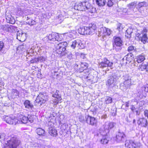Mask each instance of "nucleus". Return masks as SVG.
<instances>
[{"instance_id": "1", "label": "nucleus", "mask_w": 148, "mask_h": 148, "mask_svg": "<svg viewBox=\"0 0 148 148\" xmlns=\"http://www.w3.org/2000/svg\"><path fill=\"white\" fill-rule=\"evenodd\" d=\"M115 124L113 122L110 123H106L100 130V133L102 135V137L100 140V143L103 144H106L108 143V137L107 135L110 130L113 128Z\"/></svg>"}, {"instance_id": "2", "label": "nucleus", "mask_w": 148, "mask_h": 148, "mask_svg": "<svg viewBox=\"0 0 148 148\" xmlns=\"http://www.w3.org/2000/svg\"><path fill=\"white\" fill-rule=\"evenodd\" d=\"M20 143V141L16 136L11 137L4 144V148H17Z\"/></svg>"}, {"instance_id": "3", "label": "nucleus", "mask_w": 148, "mask_h": 148, "mask_svg": "<svg viewBox=\"0 0 148 148\" xmlns=\"http://www.w3.org/2000/svg\"><path fill=\"white\" fill-rule=\"evenodd\" d=\"M68 45L66 42H64L59 43L55 46V50L56 53L59 54H61L63 56L65 52L67 51L66 48Z\"/></svg>"}, {"instance_id": "4", "label": "nucleus", "mask_w": 148, "mask_h": 148, "mask_svg": "<svg viewBox=\"0 0 148 148\" xmlns=\"http://www.w3.org/2000/svg\"><path fill=\"white\" fill-rule=\"evenodd\" d=\"M123 79L124 81L121 83V88L123 90L129 88L131 85V77L129 74H125L123 76Z\"/></svg>"}, {"instance_id": "5", "label": "nucleus", "mask_w": 148, "mask_h": 148, "mask_svg": "<svg viewBox=\"0 0 148 148\" xmlns=\"http://www.w3.org/2000/svg\"><path fill=\"white\" fill-rule=\"evenodd\" d=\"M90 4L88 2H83L77 3L75 5L74 9L79 11L86 10V9L90 8Z\"/></svg>"}, {"instance_id": "6", "label": "nucleus", "mask_w": 148, "mask_h": 148, "mask_svg": "<svg viewBox=\"0 0 148 148\" xmlns=\"http://www.w3.org/2000/svg\"><path fill=\"white\" fill-rule=\"evenodd\" d=\"M114 39L113 48L116 51H119L122 49L121 46L123 45V41L119 37H114Z\"/></svg>"}, {"instance_id": "7", "label": "nucleus", "mask_w": 148, "mask_h": 148, "mask_svg": "<svg viewBox=\"0 0 148 148\" xmlns=\"http://www.w3.org/2000/svg\"><path fill=\"white\" fill-rule=\"evenodd\" d=\"M118 79V77L115 75L111 76L110 79H109L106 82V85L108 86V88H110L113 87L115 86Z\"/></svg>"}, {"instance_id": "8", "label": "nucleus", "mask_w": 148, "mask_h": 148, "mask_svg": "<svg viewBox=\"0 0 148 148\" xmlns=\"http://www.w3.org/2000/svg\"><path fill=\"white\" fill-rule=\"evenodd\" d=\"M47 38L48 40L51 41H55L56 40L58 41H62L63 38L61 35H59L58 34L52 33L47 36Z\"/></svg>"}, {"instance_id": "9", "label": "nucleus", "mask_w": 148, "mask_h": 148, "mask_svg": "<svg viewBox=\"0 0 148 148\" xmlns=\"http://www.w3.org/2000/svg\"><path fill=\"white\" fill-rule=\"evenodd\" d=\"M113 65V63L106 58H103L102 61L99 63V67L101 69H104L107 67H111Z\"/></svg>"}, {"instance_id": "10", "label": "nucleus", "mask_w": 148, "mask_h": 148, "mask_svg": "<svg viewBox=\"0 0 148 148\" xmlns=\"http://www.w3.org/2000/svg\"><path fill=\"white\" fill-rule=\"evenodd\" d=\"M46 100L47 97L45 96L44 94L40 93L37 97L35 100L36 102L35 104L37 106H38V104L41 105L46 102Z\"/></svg>"}, {"instance_id": "11", "label": "nucleus", "mask_w": 148, "mask_h": 148, "mask_svg": "<svg viewBox=\"0 0 148 148\" xmlns=\"http://www.w3.org/2000/svg\"><path fill=\"white\" fill-rule=\"evenodd\" d=\"M147 30L146 28H143V30L141 32V34H140L138 37H140V40L143 43H145L147 41L148 38L147 36Z\"/></svg>"}, {"instance_id": "12", "label": "nucleus", "mask_w": 148, "mask_h": 148, "mask_svg": "<svg viewBox=\"0 0 148 148\" xmlns=\"http://www.w3.org/2000/svg\"><path fill=\"white\" fill-rule=\"evenodd\" d=\"M4 121L9 124L16 125L17 124V118L14 116H6L4 118Z\"/></svg>"}, {"instance_id": "13", "label": "nucleus", "mask_w": 148, "mask_h": 148, "mask_svg": "<svg viewBox=\"0 0 148 148\" xmlns=\"http://www.w3.org/2000/svg\"><path fill=\"white\" fill-rule=\"evenodd\" d=\"M85 119L87 123L89 125H94L96 124L97 120L94 117L86 116H85Z\"/></svg>"}, {"instance_id": "14", "label": "nucleus", "mask_w": 148, "mask_h": 148, "mask_svg": "<svg viewBox=\"0 0 148 148\" xmlns=\"http://www.w3.org/2000/svg\"><path fill=\"white\" fill-rule=\"evenodd\" d=\"M96 29V25L94 24H90L88 27H87V34H94Z\"/></svg>"}, {"instance_id": "15", "label": "nucleus", "mask_w": 148, "mask_h": 148, "mask_svg": "<svg viewBox=\"0 0 148 148\" xmlns=\"http://www.w3.org/2000/svg\"><path fill=\"white\" fill-rule=\"evenodd\" d=\"M28 118L21 114H20L18 116V119H17V124L19 123H27Z\"/></svg>"}, {"instance_id": "16", "label": "nucleus", "mask_w": 148, "mask_h": 148, "mask_svg": "<svg viewBox=\"0 0 148 148\" xmlns=\"http://www.w3.org/2000/svg\"><path fill=\"white\" fill-rule=\"evenodd\" d=\"M125 135L123 132H119L116 135V138L117 142L123 141L125 139Z\"/></svg>"}, {"instance_id": "17", "label": "nucleus", "mask_w": 148, "mask_h": 148, "mask_svg": "<svg viewBox=\"0 0 148 148\" xmlns=\"http://www.w3.org/2000/svg\"><path fill=\"white\" fill-rule=\"evenodd\" d=\"M100 34L102 36H105L106 35L109 36L111 33L112 31L109 29L105 27H102L101 29Z\"/></svg>"}, {"instance_id": "18", "label": "nucleus", "mask_w": 148, "mask_h": 148, "mask_svg": "<svg viewBox=\"0 0 148 148\" xmlns=\"http://www.w3.org/2000/svg\"><path fill=\"white\" fill-rule=\"evenodd\" d=\"M17 38L20 41H24L26 38V34L18 31L17 33Z\"/></svg>"}, {"instance_id": "19", "label": "nucleus", "mask_w": 148, "mask_h": 148, "mask_svg": "<svg viewBox=\"0 0 148 148\" xmlns=\"http://www.w3.org/2000/svg\"><path fill=\"white\" fill-rule=\"evenodd\" d=\"M25 107L27 110L31 111L34 108V106L28 100H25L23 103Z\"/></svg>"}, {"instance_id": "20", "label": "nucleus", "mask_w": 148, "mask_h": 148, "mask_svg": "<svg viewBox=\"0 0 148 148\" xmlns=\"http://www.w3.org/2000/svg\"><path fill=\"white\" fill-rule=\"evenodd\" d=\"M137 123L138 125L144 127H146L148 125L147 119L144 118H139Z\"/></svg>"}, {"instance_id": "21", "label": "nucleus", "mask_w": 148, "mask_h": 148, "mask_svg": "<svg viewBox=\"0 0 148 148\" xmlns=\"http://www.w3.org/2000/svg\"><path fill=\"white\" fill-rule=\"evenodd\" d=\"M125 145L128 148H135L136 147V144L133 141L130 140L126 141Z\"/></svg>"}, {"instance_id": "22", "label": "nucleus", "mask_w": 148, "mask_h": 148, "mask_svg": "<svg viewBox=\"0 0 148 148\" xmlns=\"http://www.w3.org/2000/svg\"><path fill=\"white\" fill-rule=\"evenodd\" d=\"M51 93L52 94L53 97L57 98L59 99H62L61 95L59 94V91L55 90H52Z\"/></svg>"}, {"instance_id": "23", "label": "nucleus", "mask_w": 148, "mask_h": 148, "mask_svg": "<svg viewBox=\"0 0 148 148\" xmlns=\"http://www.w3.org/2000/svg\"><path fill=\"white\" fill-rule=\"evenodd\" d=\"M19 95V92L16 89H13L12 90L10 97L12 99H14L18 97Z\"/></svg>"}, {"instance_id": "24", "label": "nucleus", "mask_w": 148, "mask_h": 148, "mask_svg": "<svg viewBox=\"0 0 148 148\" xmlns=\"http://www.w3.org/2000/svg\"><path fill=\"white\" fill-rule=\"evenodd\" d=\"M49 133L51 136L54 137H56L57 135L56 130L52 126L49 128Z\"/></svg>"}, {"instance_id": "25", "label": "nucleus", "mask_w": 148, "mask_h": 148, "mask_svg": "<svg viewBox=\"0 0 148 148\" xmlns=\"http://www.w3.org/2000/svg\"><path fill=\"white\" fill-rule=\"evenodd\" d=\"M80 66V67L79 68V71L80 72H81L86 69L88 66V64L86 62H81Z\"/></svg>"}, {"instance_id": "26", "label": "nucleus", "mask_w": 148, "mask_h": 148, "mask_svg": "<svg viewBox=\"0 0 148 148\" xmlns=\"http://www.w3.org/2000/svg\"><path fill=\"white\" fill-rule=\"evenodd\" d=\"M133 58V55L130 53V54H128L127 55L125 56L123 59V60H126L127 61L126 63H128L127 61L129 62H131Z\"/></svg>"}, {"instance_id": "27", "label": "nucleus", "mask_w": 148, "mask_h": 148, "mask_svg": "<svg viewBox=\"0 0 148 148\" xmlns=\"http://www.w3.org/2000/svg\"><path fill=\"white\" fill-rule=\"evenodd\" d=\"M87 27H84L80 28L78 29V33L81 34H87Z\"/></svg>"}, {"instance_id": "28", "label": "nucleus", "mask_w": 148, "mask_h": 148, "mask_svg": "<svg viewBox=\"0 0 148 148\" xmlns=\"http://www.w3.org/2000/svg\"><path fill=\"white\" fill-rule=\"evenodd\" d=\"M26 49L27 47L26 46V45L24 44L19 46L17 48V50L21 51V53L23 52L27 53V50Z\"/></svg>"}, {"instance_id": "29", "label": "nucleus", "mask_w": 148, "mask_h": 148, "mask_svg": "<svg viewBox=\"0 0 148 148\" xmlns=\"http://www.w3.org/2000/svg\"><path fill=\"white\" fill-rule=\"evenodd\" d=\"M45 48L43 47H40L37 46L35 48L34 50L36 52L39 53L40 54L42 53V52H44L45 50Z\"/></svg>"}, {"instance_id": "30", "label": "nucleus", "mask_w": 148, "mask_h": 148, "mask_svg": "<svg viewBox=\"0 0 148 148\" xmlns=\"http://www.w3.org/2000/svg\"><path fill=\"white\" fill-rule=\"evenodd\" d=\"M76 33V31H73L72 32H70L66 33V35L69 38L68 39H72L75 37Z\"/></svg>"}, {"instance_id": "31", "label": "nucleus", "mask_w": 148, "mask_h": 148, "mask_svg": "<svg viewBox=\"0 0 148 148\" xmlns=\"http://www.w3.org/2000/svg\"><path fill=\"white\" fill-rule=\"evenodd\" d=\"M99 6H103L106 4V0H93Z\"/></svg>"}, {"instance_id": "32", "label": "nucleus", "mask_w": 148, "mask_h": 148, "mask_svg": "<svg viewBox=\"0 0 148 148\" xmlns=\"http://www.w3.org/2000/svg\"><path fill=\"white\" fill-rule=\"evenodd\" d=\"M78 41H79L78 40H74L71 42V48L74 49L75 47L77 48V46L78 45V43H79Z\"/></svg>"}, {"instance_id": "33", "label": "nucleus", "mask_w": 148, "mask_h": 148, "mask_svg": "<svg viewBox=\"0 0 148 148\" xmlns=\"http://www.w3.org/2000/svg\"><path fill=\"white\" fill-rule=\"evenodd\" d=\"M36 132L39 135L44 136L45 134V130L41 128H38L36 130Z\"/></svg>"}, {"instance_id": "34", "label": "nucleus", "mask_w": 148, "mask_h": 148, "mask_svg": "<svg viewBox=\"0 0 148 148\" xmlns=\"http://www.w3.org/2000/svg\"><path fill=\"white\" fill-rule=\"evenodd\" d=\"M145 59V56L143 55H140L137 57L136 61L138 63H140Z\"/></svg>"}, {"instance_id": "35", "label": "nucleus", "mask_w": 148, "mask_h": 148, "mask_svg": "<svg viewBox=\"0 0 148 148\" xmlns=\"http://www.w3.org/2000/svg\"><path fill=\"white\" fill-rule=\"evenodd\" d=\"M132 32V29H128L126 31L125 36L127 38H130L131 36V34Z\"/></svg>"}, {"instance_id": "36", "label": "nucleus", "mask_w": 148, "mask_h": 148, "mask_svg": "<svg viewBox=\"0 0 148 148\" xmlns=\"http://www.w3.org/2000/svg\"><path fill=\"white\" fill-rule=\"evenodd\" d=\"M114 0H106V4L108 7H111L114 3Z\"/></svg>"}, {"instance_id": "37", "label": "nucleus", "mask_w": 148, "mask_h": 148, "mask_svg": "<svg viewBox=\"0 0 148 148\" xmlns=\"http://www.w3.org/2000/svg\"><path fill=\"white\" fill-rule=\"evenodd\" d=\"M79 41H78L79 43H78V45L77 46V48L79 49H83L85 47V44L84 42H82L80 40H78Z\"/></svg>"}, {"instance_id": "38", "label": "nucleus", "mask_w": 148, "mask_h": 148, "mask_svg": "<svg viewBox=\"0 0 148 148\" xmlns=\"http://www.w3.org/2000/svg\"><path fill=\"white\" fill-rule=\"evenodd\" d=\"M136 51V47L132 45H130L128 47V51L130 52H135Z\"/></svg>"}, {"instance_id": "39", "label": "nucleus", "mask_w": 148, "mask_h": 148, "mask_svg": "<svg viewBox=\"0 0 148 148\" xmlns=\"http://www.w3.org/2000/svg\"><path fill=\"white\" fill-rule=\"evenodd\" d=\"M67 55V57L68 58L71 59L73 58V55L69 51H67L65 53V54L64 56Z\"/></svg>"}, {"instance_id": "40", "label": "nucleus", "mask_w": 148, "mask_h": 148, "mask_svg": "<svg viewBox=\"0 0 148 148\" xmlns=\"http://www.w3.org/2000/svg\"><path fill=\"white\" fill-rule=\"evenodd\" d=\"M105 103L107 104L111 103L112 102V99L110 97H107L105 99Z\"/></svg>"}, {"instance_id": "41", "label": "nucleus", "mask_w": 148, "mask_h": 148, "mask_svg": "<svg viewBox=\"0 0 148 148\" xmlns=\"http://www.w3.org/2000/svg\"><path fill=\"white\" fill-rule=\"evenodd\" d=\"M25 7L23 6V4L22 5H21L18 8V11H20L21 13H24L25 10Z\"/></svg>"}, {"instance_id": "42", "label": "nucleus", "mask_w": 148, "mask_h": 148, "mask_svg": "<svg viewBox=\"0 0 148 148\" xmlns=\"http://www.w3.org/2000/svg\"><path fill=\"white\" fill-rule=\"evenodd\" d=\"M34 147L35 148H45L44 145L38 143H35L34 145Z\"/></svg>"}, {"instance_id": "43", "label": "nucleus", "mask_w": 148, "mask_h": 148, "mask_svg": "<svg viewBox=\"0 0 148 148\" xmlns=\"http://www.w3.org/2000/svg\"><path fill=\"white\" fill-rule=\"evenodd\" d=\"M147 66L146 65H140L139 69V70L143 71L145 69H146L147 71Z\"/></svg>"}, {"instance_id": "44", "label": "nucleus", "mask_w": 148, "mask_h": 148, "mask_svg": "<svg viewBox=\"0 0 148 148\" xmlns=\"http://www.w3.org/2000/svg\"><path fill=\"white\" fill-rule=\"evenodd\" d=\"M61 99H57V98H55L52 101L53 102L54 105H56L58 103L59 100H60Z\"/></svg>"}, {"instance_id": "45", "label": "nucleus", "mask_w": 148, "mask_h": 148, "mask_svg": "<svg viewBox=\"0 0 148 148\" xmlns=\"http://www.w3.org/2000/svg\"><path fill=\"white\" fill-rule=\"evenodd\" d=\"M27 117L28 118V119H27V123L28 121H29L31 123H32L33 122L34 119L33 115H29L28 116H27Z\"/></svg>"}, {"instance_id": "46", "label": "nucleus", "mask_w": 148, "mask_h": 148, "mask_svg": "<svg viewBox=\"0 0 148 148\" xmlns=\"http://www.w3.org/2000/svg\"><path fill=\"white\" fill-rule=\"evenodd\" d=\"M141 90L144 92H148V84H147L145 86H143L141 88Z\"/></svg>"}, {"instance_id": "47", "label": "nucleus", "mask_w": 148, "mask_h": 148, "mask_svg": "<svg viewBox=\"0 0 148 148\" xmlns=\"http://www.w3.org/2000/svg\"><path fill=\"white\" fill-rule=\"evenodd\" d=\"M27 22L29 25H33L35 24L36 23L35 21L32 19H29Z\"/></svg>"}, {"instance_id": "48", "label": "nucleus", "mask_w": 148, "mask_h": 148, "mask_svg": "<svg viewBox=\"0 0 148 148\" xmlns=\"http://www.w3.org/2000/svg\"><path fill=\"white\" fill-rule=\"evenodd\" d=\"M117 29L119 31H121L123 28L121 26V24L120 23L117 24Z\"/></svg>"}, {"instance_id": "49", "label": "nucleus", "mask_w": 148, "mask_h": 148, "mask_svg": "<svg viewBox=\"0 0 148 148\" xmlns=\"http://www.w3.org/2000/svg\"><path fill=\"white\" fill-rule=\"evenodd\" d=\"M90 8H89L86 9V10H88V11H89L90 12H91L92 13H93L95 10V8H93L92 6L90 4Z\"/></svg>"}, {"instance_id": "50", "label": "nucleus", "mask_w": 148, "mask_h": 148, "mask_svg": "<svg viewBox=\"0 0 148 148\" xmlns=\"http://www.w3.org/2000/svg\"><path fill=\"white\" fill-rule=\"evenodd\" d=\"M38 61V62H42L45 61V57L42 56H40L37 58Z\"/></svg>"}, {"instance_id": "51", "label": "nucleus", "mask_w": 148, "mask_h": 148, "mask_svg": "<svg viewBox=\"0 0 148 148\" xmlns=\"http://www.w3.org/2000/svg\"><path fill=\"white\" fill-rule=\"evenodd\" d=\"M4 44L3 42L0 41V52H1L4 47Z\"/></svg>"}, {"instance_id": "52", "label": "nucleus", "mask_w": 148, "mask_h": 148, "mask_svg": "<svg viewBox=\"0 0 148 148\" xmlns=\"http://www.w3.org/2000/svg\"><path fill=\"white\" fill-rule=\"evenodd\" d=\"M135 4L134 2H132L128 5V6L130 8H134L135 6Z\"/></svg>"}, {"instance_id": "53", "label": "nucleus", "mask_w": 148, "mask_h": 148, "mask_svg": "<svg viewBox=\"0 0 148 148\" xmlns=\"http://www.w3.org/2000/svg\"><path fill=\"white\" fill-rule=\"evenodd\" d=\"M35 49V48H34L33 47L31 48V49L29 50V51H27V53H26L27 54L28 53L29 54L30 53L32 54L34 51H35L34 50Z\"/></svg>"}, {"instance_id": "54", "label": "nucleus", "mask_w": 148, "mask_h": 148, "mask_svg": "<svg viewBox=\"0 0 148 148\" xmlns=\"http://www.w3.org/2000/svg\"><path fill=\"white\" fill-rule=\"evenodd\" d=\"M58 19L60 21L59 22L61 23L63 20L64 17L62 15H59L58 17Z\"/></svg>"}, {"instance_id": "55", "label": "nucleus", "mask_w": 148, "mask_h": 148, "mask_svg": "<svg viewBox=\"0 0 148 148\" xmlns=\"http://www.w3.org/2000/svg\"><path fill=\"white\" fill-rule=\"evenodd\" d=\"M31 63H38V61L37 58H35L31 60Z\"/></svg>"}, {"instance_id": "56", "label": "nucleus", "mask_w": 148, "mask_h": 148, "mask_svg": "<svg viewBox=\"0 0 148 148\" xmlns=\"http://www.w3.org/2000/svg\"><path fill=\"white\" fill-rule=\"evenodd\" d=\"M5 135L4 133H0V140H3L5 138Z\"/></svg>"}, {"instance_id": "57", "label": "nucleus", "mask_w": 148, "mask_h": 148, "mask_svg": "<svg viewBox=\"0 0 148 148\" xmlns=\"http://www.w3.org/2000/svg\"><path fill=\"white\" fill-rule=\"evenodd\" d=\"M145 2H143L139 3L138 5V8H140L143 6L145 4Z\"/></svg>"}, {"instance_id": "58", "label": "nucleus", "mask_w": 148, "mask_h": 148, "mask_svg": "<svg viewBox=\"0 0 148 148\" xmlns=\"http://www.w3.org/2000/svg\"><path fill=\"white\" fill-rule=\"evenodd\" d=\"M79 120L80 122H83L85 120L84 116L82 115L79 116Z\"/></svg>"}, {"instance_id": "59", "label": "nucleus", "mask_w": 148, "mask_h": 148, "mask_svg": "<svg viewBox=\"0 0 148 148\" xmlns=\"http://www.w3.org/2000/svg\"><path fill=\"white\" fill-rule=\"evenodd\" d=\"M53 120L52 119V120H50L48 122V124L49 126H51L53 125Z\"/></svg>"}, {"instance_id": "60", "label": "nucleus", "mask_w": 148, "mask_h": 148, "mask_svg": "<svg viewBox=\"0 0 148 148\" xmlns=\"http://www.w3.org/2000/svg\"><path fill=\"white\" fill-rule=\"evenodd\" d=\"M144 114L145 117H147L148 118V110H145L144 111Z\"/></svg>"}, {"instance_id": "61", "label": "nucleus", "mask_w": 148, "mask_h": 148, "mask_svg": "<svg viewBox=\"0 0 148 148\" xmlns=\"http://www.w3.org/2000/svg\"><path fill=\"white\" fill-rule=\"evenodd\" d=\"M136 109V108L134 107V105H132L131 106V109L133 112L134 111V110Z\"/></svg>"}, {"instance_id": "62", "label": "nucleus", "mask_w": 148, "mask_h": 148, "mask_svg": "<svg viewBox=\"0 0 148 148\" xmlns=\"http://www.w3.org/2000/svg\"><path fill=\"white\" fill-rule=\"evenodd\" d=\"M136 114L137 115H139V114L140 113V112H138V111H137V110L136 111Z\"/></svg>"}, {"instance_id": "63", "label": "nucleus", "mask_w": 148, "mask_h": 148, "mask_svg": "<svg viewBox=\"0 0 148 148\" xmlns=\"http://www.w3.org/2000/svg\"><path fill=\"white\" fill-rule=\"evenodd\" d=\"M125 106L127 107H128L129 105V103H126L125 104Z\"/></svg>"}, {"instance_id": "64", "label": "nucleus", "mask_w": 148, "mask_h": 148, "mask_svg": "<svg viewBox=\"0 0 148 148\" xmlns=\"http://www.w3.org/2000/svg\"><path fill=\"white\" fill-rule=\"evenodd\" d=\"M13 26H10L8 28V30H9V29H13Z\"/></svg>"}]
</instances>
